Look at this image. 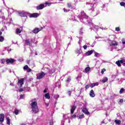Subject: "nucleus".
<instances>
[{"label":"nucleus","mask_w":125,"mask_h":125,"mask_svg":"<svg viewBox=\"0 0 125 125\" xmlns=\"http://www.w3.org/2000/svg\"><path fill=\"white\" fill-rule=\"evenodd\" d=\"M32 111L34 114L39 113V106H38V103L37 102H33L31 104Z\"/></svg>","instance_id":"obj_1"},{"label":"nucleus","mask_w":125,"mask_h":125,"mask_svg":"<svg viewBox=\"0 0 125 125\" xmlns=\"http://www.w3.org/2000/svg\"><path fill=\"white\" fill-rule=\"evenodd\" d=\"M24 80L25 79L24 78H21L18 80L17 84L19 86V87L21 88L23 84H24Z\"/></svg>","instance_id":"obj_2"},{"label":"nucleus","mask_w":125,"mask_h":125,"mask_svg":"<svg viewBox=\"0 0 125 125\" xmlns=\"http://www.w3.org/2000/svg\"><path fill=\"white\" fill-rule=\"evenodd\" d=\"M29 18H38L40 16V14L38 13L29 14L28 15Z\"/></svg>","instance_id":"obj_3"},{"label":"nucleus","mask_w":125,"mask_h":125,"mask_svg":"<svg viewBox=\"0 0 125 125\" xmlns=\"http://www.w3.org/2000/svg\"><path fill=\"white\" fill-rule=\"evenodd\" d=\"M15 61H16L15 60L12 58L7 59L6 60V62L7 65H10V64H13V63H14Z\"/></svg>","instance_id":"obj_4"},{"label":"nucleus","mask_w":125,"mask_h":125,"mask_svg":"<svg viewBox=\"0 0 125 125\" xmlns=\"http://www.w3.org/2000/svg\"><path fill=\"white\" fill-rule=\"evenodd\" d=\"M45 76V73L43 72H42L39 73V75L37 76V80H41Z\"/></svg>","instance_id":"obj_5"},{"label":"nucleus","mask_w":125,"mask_h":125,"mask_svg":"<svg viewBox=\"0 0 125 125\" xmlns=\"http://www.w3.org/2000/svg\"><path fill=\"white\" fill-rule=\"evenodd\" d=\"M43 8H44V4H40L36 6L37 10H42V9H43Z\"/></svg>","instance_id":"obj_6"},{"label":"nucleus","mask_w":125,"mask_h":125,"mask_svg":"<svg viewBox=\"0 0 125 125\" xmlns=\"http://www.w3.org/2000/svg\"><path fill=\"white\" fill-rule=\"evenodd\" d=\"M4 122V114L3 113L0 114V123H3Z\"/></svg>","instance_id":"obj_7"},{"label":"nucleus","mask_w":125,"mask_h":125,"mask_svg":"<svg viewBox=\"0 0 125 125\" xmlns=\"http://www.w3.org/2000/svg\"><path fill=\"white\" fill-rule=\"evenodd\" d=\"M116 64L117 65V66H118V67H121L122 66L121 64H123V63H124V61L123 60H119L117 61V62H116Z\"/></svg>","instance_id":"obj_8"},{"label":"nucleus","mask_w":125,"mask_h":125,"mask_svg":"<svg viewBox=\"0 0 125 125\" xmlns=\"http://www.w3.org/2000/svg\"><path fill=\"white\" fill-rule=\"evenodd\" d=\"M81 17H82V18H85V19H87V18H88V16H87L86 15V14H85L84 13V11H82L81 12Z\"/></svg>","instance_id":"obj_9"},{"label":"nucleus","mask_w":125,"mask_h":125,"mask_svg":"<svg viewBox=\"0 0 125 125\" xmlns=\"http://www.w3.org/2000/svg\"><path fill=\"white\" fill-rule=\"evenodd\" d=\"M19 14L21 17H26V16H27V14L26 13V12H19Z\"/></svg>","instance_id":"obj_10"},{"label":"nucleus","mask_w":125,"mask_h":125,"mask_svg":"<svg viewBox=\"0 0 125 125\" xmlns=\"http://www.w3.org/2000/svg\"><path fill=\"white\" fill-rule=\"evenodd\" d=\"M94 51V50H91L90 51H88L87 52H86L85 53V55L86 56H89L90 55H91V54H92V53H93Z\"/></svg>","instance_id":"obj_11"},{"label":"nucleus","mask_w":125,"mask_h":125,"mask_svg":"<svg viewBox=\"0 0 125 125\" xmlns=\"http://www.w3.org/2000/svg\"><path fill=\"white\" fill-rule=\"evenodd\" d=\"M89 96L92 98L95 97V94L94 93V91H93V90L90 91Z\"/></svg>","instance_id":"obj_12"},{"label":"nucleus","mask_w":125,"mask_h":125,"mask_svg":"<svg viewBox=\"0 0 125 125\" xmlns=\"http://www.w3.org/2000/svg\"><path fill=\"white\" fill-rule=\"evenodd\" d=\"M83 112L84 113V114H85V115H89L90 114L87 109L85 107L83 108Z\"/></svg>","instance_id":"obj_13"},{"label":"nucleus","mask_w":125,"mask_h":125,"mask_svg":"<svg viewBox=\"0 0 125 125\" xmlns=\"http://www.w3.org/2000/svg\"><path fill=\"white\" fill-rule=\"evenodd\" d=\"M76 108L77 107L75 105L71 107V109H70V113L71 115H73V114H74V112H75V110H76Z\"/></svg>","instance_id":"obj_14"},{"label":"nucleus","mask_w":125,"mask_h":125,"mask_svg":"<svg viewBox=\"0 0 125 125\" xmlns=\"http://www.w3.org/2000/svg\"><path fill=\"white\" fill-rule=\"evenodd\" d=\"M118 42H117L116 41H114V42H112L110 44V46H116L117 45H118Z\"/></svg>","instance_id":"obj_15"},{"label":"nucleus","mask_w":125,"mask_h":125,"mask_svg":"<svg viewBox=\"0 0 125 125\" xmlns=\"http://www.w3.org/2000/svg\"><path fill=\"white\" fill-rule=\"evenodd\" d=\"M40 31H41V29H40V28H35L33 31V33H34V34H38V33H39V32H40Z\"/></svg>","instance_id":"obj_16"},{"label":"nucleus","mask_w":125,"mask_h":125,"mask_svg":"<svg viewBox=\"0 0 125 125\" xmlns=\"http://www.w3.org/2000/svg\"><path fill=\"white\" fill-rule=\"evenodd\" d=\"M98 84H99V83H93L91 84V85L90 86L91 88H93V87H94V86H96V85H98Z\"/></svg>","instance_id":"obj_17"},{"label":"nucleus","mask_w":125,"mask_h":125,"mask_svg":"<svg viewBox=\"0 0 125 125\" xmlns=\"http://www.w3.org/2000/svg\"><path fill=\"white\" fill-rule=\"evenodd\" d=\"M21 30H20V29L17 28L16 30V34H17V35H19V34H21Z\"/></svg>","instance_id":"obj_18"},{"label":"nucleus","mask_w":125,"mask_h":125,"mask_svg":"<svg viewBox=\"0 0 125 125\" xmlns=\"http://www.w3.org/2000/svg\"><path fill=\"white\" fill-rule=\"evenodd\" d=\"M45 97L47 99H50V95H49V93H47L45 94Z\"/></svg>","instance_id":"obj_19"},{"label":"nucleus","mask_w":125,"mask_h":125,"mask_svg":"<svg viewBox=\"0 0 125 125\" xmlns=\"http://www.w3.org/2000/svg\"><path fill=\"white\" fill-rule=\"evenodd\" d=\"M106 82H108V78L105 77V79H104L102 80V83H106Z\"/></svg>","instance_id":"obj_20"},{"label":"nucleus","mask_w":125,"mask_h":125,"mask_svg":"<svg viewBox=\"0 0 125 125\" xmlns=\"http://www.w3.org/2000/svg\"><path fill=\"white\" fill-rule=\"evenodd\" d=\"M6 123H7V125H10V119H9V117H6Z\"/></svg>","instance_id":"obj_21"},{"label":"nucleus","mask_w":125,"mask_h":125,"mask_svg":"<svg viewBox=\"0 0 125 125\" xmlns=\"http://www.w3.org/2000/svg\"><path fill=\"white\" fill-rule=\"evenodd\" d=\"M67 5L68 8H71V9L73 8V5H72V3H67Z\"/></svg>","instance_id":"obj_22"},{"label":"nucleus","mask_w":125,"mask_h":125,"mask_svg":"<svg viewBox=\"0 0 125 125\" xmlns=\"http://www.w3.org/2000/svg\"><path fill=\"white\" fill-rule=\"evenodd\" d=\"M90 70V67H87L85 68V73H88V72H89Z\"/></svg>","instance_id":"obj_23"},{"label":"nucleus","mask_w":125,"mask_h":125,"mask_svg":"<svg viewBox=\"0 0 125 125\" xmlns=\"http://www.w3.org/2000/svg\"><path fill=\"white\" fill-rule=\"evenodd\" d=\"M115 123L116 125H121V121L119 120H115Z\"/></svg>","instance_id":"obj_24"},{"label":"nucleus","mask_w":125,"mask_h":125,"mask_svg":"<svg viewBox=\"0 0 125 125\" xmlns=\"http://www.w3.org/2000/svg\"><path fill=\"white\" fill-rule=\"evenodd\" d=\"M124 103V100L123 99H120V101L118 102V104L120 105H122Z\"/></svg>","instance_id":"obj_25"},{"label":"nucleus","mask_w":125,"mask_h":125,"mask_svg":"<svg viewBox=\"0 0 125 125\" xmlns=\"http://www.w3.org/2000/svg\"><path fill=\"white\" fill-rule=\"evenodd\" d=\"M15 115H18V114H19V110L17 109V108H15Z\"/></svg>","instance_id":"obj_26"},{"label":"nucleus","mask_w":125,"mask_h":125,"mask_svg":"<svg viewBox=\"0 0 125 125\" xmlns=\"http://www.w3.org/2000/svg\"><path fill=\"white\" fill-rule=\"evenodd\" d=\"M4 41V38L3 36H0V42H2Z\"/></svg>","instance_id":"obj_27"},{"label":"nucleus","mask_w":125,"mask_h":125,"mask_svg":"<svg viewBox=\"0 0 125 125\" xmlns=\"http://www.w3.org/2000/svg\"><path fill=\"white\" fill-rule=\"evenodd\" d=\"M28 69H29V66L27 65H26L23 67V70L24 71H26V70H28Z\"/></svg>","instance_id":"obj_28"},{"label":"nucleus","mask_w":125,"mask_h":125,"mask_svg":"<svg viewBox=\"0 0 125 125\" xmlns=\"http://www.w3.org/2000/svg\"><path fill=\"white\" fill-rule=\"evenodd\" d=\"M65 82H66L67 83H70V82H71V77H68L67 79L65 80Z\"/></svg>","instance_id":"obj_29"},{"label":"nucleus","mask_w":125,"mask_h":125,"mask_svg":"<svg viewBox=\"0 0 125 125\" xmlns=\"http://www.w3.org/2000/svg\"><path fill=\"white\" fill-rule=\"evenodd\" d=\"M124 91H125V89H124L123 88H121L120 90V94H122V93H123L124 92Z\"/></svg>","instance_id":"obj_30"},{"label":"nucleus","mask_w":125,"mask_h":125,"mask_svg":"<svg viewBox=\"0 0 125 125\" xmlns=\"http://www.w3.org/2000/svg\"><path fill=\"white\" fill-rule=\"evenodd\" d=\"M25 42H26L27 45H29V44H30V41L29 40H26Z\"/></svg>","instance_id":"obj_31"},{"label":"nucleus","mask_w":125,"mask_h":125,"mask_svg":"<svg viewBox=\"0 0 125 125\" xmlns=\"http://www.w3.org/2000/svg\"><path fill=\"white\" fill-rule=\"evenodd\" d=\"M83 118H84V115L82 114L79 115V119H83Z\"/></svg>","instance_id":"obj_32"},{"label":"nucleus","mask_w":125,"mask_h":125,"mask_svg":"<svg viewBox=\"0 0 125 125\" xmlns=\"http://www.w3.org/2000/svg\"><path fill=\"white\" fill-rule=\"evenodd\" d=\"M99 54L96 52H95V55L94 56L95 57H98V56H99Z\"/></svg>","instance_id":"obj_33"},{"label":"nucleus","mask_w":125,"mask_h":125,"mask_svg":"<svg viewBox=\"0 0 125 125\" xmlns=\"http://www.w3.org/2000/svg\"><path fill=\"white\" fill-rule=\"evenodd\" d=\"M120 30L121 29H120L119 27L115 28V31H116V32H120Z\"/></svg>","instance_id":"obj_34"},{"label":"nucleus","mask_w":125,"mask_h":125,"mask_svg":"<svg viewBox=\"0 0 125 125\" xmlns=\"http://www.w3.org/2000/svg\"><path fill=\"white\" fill-rule=\"evenodd\" d=\"M89 87H90V85H89V84H87L85 86V89H88Z\"/></svg>","instance_id":"obj_35"},{"label":"nucleus","mask_w":125,"mask_h":125,"mask_svg":"<svg viewBox=\"0 0 125 125\" xmlns=\"http://www.w3.org/2000/svg\"><path fill=\"white\" fill-rule=\"evenodd\" d=\"M120 5H121V6H125V3L124 2H121L120 3Z\"/></svg>","instance_id":"obj_36"},{"label":"nucleus","mask_w":125,"mask_h":125,"mask_svg":"<svg viewBox=\"0 0 125 125\" xmlns=\"http://www.w3.org/2000/svg\"><path fill=\"white\" fill-rule=\"evenodd\" d=\"M104 72H106V69H105V68L103 69L101 71L102 74H104Z\"/></svg>","instance_id":"obj_37"},{"label":"nucleus","mask_w":125,"mask_h":125,"mask_svg":"<svg viewBox=\"0 0 125 125\" xmlns=\"http://www.w3.org/2000/svg\"><path fill=\"white\" fill-rule=\"evenodd\" d=\"M1 64H4V63H5V59H2V60H1Z\"/></svg>","instance_id":"obj_38"},{"label":"nucleus","mask_w":125,"mask_h":125,"mask_svg":"<svg viewBox=\"0 0 125 125\" xmlns=\"http://www.w3.org/2000/svg\"><path fill=\"white\" fill-rule=\"evenodd\" d=\"M32 72V69H31V68H28L27 69V73H30V72Z\"/></svg>","instance_id":"obj_39"},{"label":"nucleus","mask_w":125,"mask_h":125,"mask_svg":"<svg viewBox=\"0 0 125 125\" xmlns=\"http://www.w3.org/2000/svg\"><path fill=\"white\" fill-rule=\"evenodd\" d=\"M19 92H22V91H24V89L21 88L19 90Z\"/></svg>","instance_id":"obj_40"},{"label":"nucleus","mask_w":125,"mask_h":125,"mask_svg":"<svg viewBox=\"0 0 125 125\" xmlns=\"http://www.w3.org/2000/svg\"><path fill=\"white\" fill-rule=\"evenodd\" d=\"M63 11L64 12H68V11H70V10H67V9H66L65 8H63Z\"/></svg>","instance_id":"obj_41"},{"label":"nucleus","mask_w":125,"mask_h":125,"mask_svg":"<svg viewBox=\"0 0 125 125\" xmlns=\"http://www.w3.org/2000/svg\"><path fill=\"white\" fill-rule=\"evenodd\" d=\"M20 98L21 99H23L24 98V95L23 94L20 95Z\"/></svg>","instance_id":"obj_42"},{"label":"nucleus","mask_w":125,"mask_h":125,"mask_svg":"<svg viewBox=\"0 0 125 125\" xmlns=\"http://www.w3.org/2000/svg\"><path fill=\"white\" fill-rule=\"evenodd\" d=\"M83 48L84 50L86 49V48H87V45H84V46H83Z\"/></svg>","instance_id":"obj_43"},{"label":"nucleus","mask_w":125,"mask_h":125,"mask_svg":"<svg viewBox=\"0 0 125 125\" xmlns=\"http://www.w3.org/2000/svg\"><path fill=\"white\" fill-rule=\"evenodd\" d=\"M49 72H50V74H53V73H54V72H55V70H53V71H52V70H50L49 71Z\"/></svg>","instance_id":"obj_44"},{"label":"nucleus","mask_w":125,"mask_h":125,"mask_svg":"<svg viewBox=\"0 0 125 125\" xmlns=\"http://www.w3.org/2000/svg\"><path fill=\"white\" fill-rule=\"evenodd\" d=\"M71 117L73 118H77V115H76V114H73L72 116H71Z\"/></svg>","instance_id":"obj_45"},{"label":"nucleus","mask_w":125,"mask_h":125,"mask_svg":"<svg viewBox=\"0 0 125 125\" xmlns=\"http://www.w3.org/2000/svg\"><path fill=\"white\" fill-rule=\"evenodd\" d=\"M71 91H68L67 94H68L69 96H71Z\"/></svg>","instance_id":"obj_46"},{"label":"nucleus","mask_w":125,"mask_h":125,"mask_svg":"<svg viewBox=\"0 0 125 125\" xmlns=\"http://www.w3.org/2000/svg\"><path fill=\"white\" fill-rule=\"evenodd\" d=\"M76 53L80 54V50H79V49L76 50Z\"/></svg>","instance_id":"obj_47"},{"label":"nucleus","mask_w":125,"mask_h":125,"mask_svg":"<svg viewBox=\"0 0 125 125\" xmlns=\"http://www.w3.org/2000/svg\"><path fill=\"white\" fill-rule=\"evenodd\" d=\"M43 92L44 93H46L47 91H46V89H45L43 91Z\"/></svg>","instance_id":"obj_48"},{"label":"nucleus","mask_w":125,"mask_h":125,"mask_svg":"<svg viewBox=\"0 0 125 125\" xmlns=\"http://www.w3.org/2000/svg\"><path fill=\"white\" fill-rule=\"evenodd\" d=\"M122 43L123 44H125V41L122 40Z\"/></svg>","instance_id":"obj_49"},{"label":"nucleus","mask_w":125,"mask_h":125,"mask_svg":"<svg viewBox=\"0 0 125 125\" xmlns=\"http://www.w3.org/2000/svg\"><path fill=\"white\" fill-rule=\"evenodd\" d=\"M122 64H123V66H124V67L125 66V62H123V63H122Z\"/></svg>","instance_id":"obj_50"},{"label":"nucleus","mask_w":125,"mask_h":125,"mask_svg":"<svg viewBox=\"0 0 125 125\" xmlns=\"http://www.w3.org/2000/svg\"><path fill=\"white\" fill-rule=\"evenodd\" d=\"M1 35H2V32H1V31H0V37Z\"/></svg>","instance_id":"obj_51"},{"label":"nucleus","mask_w":125,"mask_h":125,"mask_svg":"<svg viewBox=\"0 0 125 125\" xmlns=\"http://www.w3.org/2000/svg\"><path fill=\"white\" fill-rule=\"evenodd\" d=\"M45 4H49V2H45Z\"/></svg>","instance_id":"obj_52"},{"label":"nucleus","mask_w":125,"mask_h":125,"mask_svg":"<svg viewBox=\"0 0 125 125\" xmlns=\"http://www.w3.org/2000/svg\"><path fill=\"white\" fill-rule=\"evenodd\" d=\"M21 125H25V124H21Z\"/></svg>","instance_id":"obj_53"},{"label":"nucleus","mask_w":125,"mask_h":125,"mask_svg":"<svg viewBox=\"0 0 125 125\" xmlns=\"http://www.w3.org/2000/svg\"><path fill=\"white\" fill-rule=\"evenodd\" d=\"M1 98V96H0V98Z\"/></svg>","instance_id":"obj_54"}]
</instances>
